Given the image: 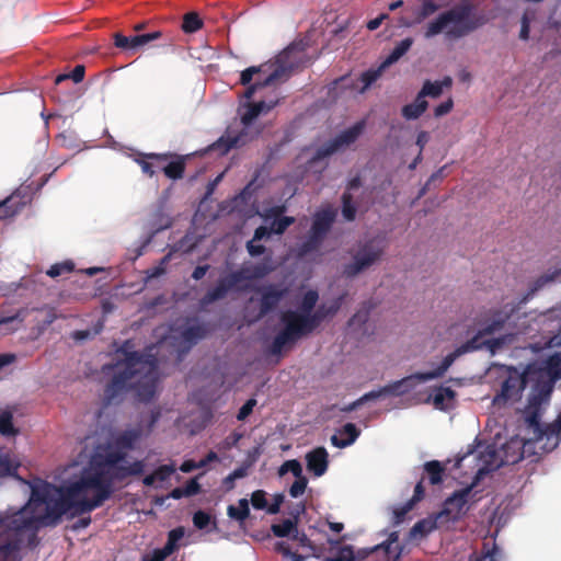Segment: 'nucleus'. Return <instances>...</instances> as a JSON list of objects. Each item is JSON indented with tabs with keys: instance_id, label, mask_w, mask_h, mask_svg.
<instances>
[{
	"instance_id": "1",
	"label": "nucleus",
	"mask_w": 561,
	"mask_h": 561,
	"mask_svg": "<svg viewBox=\"0 0 561 561\" xmlns=\"http://www.w3.org/2000/svg\"><path fill=\"white\" fill-rule=\"evenodd\" d=\"M81 479L70 482L59 490L49 484L32 488L28 503L22 508L0 514V531L4 527L25 541L30 547L37 545V530L45 526H55L64 514L80 516L94 511L92 499Z\"/></svg>"
},
{
	"instance_id": "2",
	"label": "nucleus",
	"mask_w": 561,
	"mask_h": 561,
	"mask_svg": "<svg viewBox=\"0 0 561 561\" xmlns=\"http://www.w3.org/2000/svg\"><path fill=\"white\" fill-rule=\"evenodd\" d=\"M131 340H126L116 350V358L112 364L103 366L104 374L112 378L104 389L107 404L118 402L124 394L134 392L137 400L150 402L158 382V359L150 353L134 350Z\"/></svg>"
},
{
	"instance_id": "3",
	"label": "nucleus",
	"mask_w": 561,
	"mask_h": 561,
	"mask_svg": "<svg viewBox=\"0 0 561 561\" xmlns=\"http://www.w3.org/2000/svg\"><path fill=\"white\" fill-rule=\"evenodd\" d=\"M473 10L474 5L469 0H461L428 22L424 37L432 38L445 33L447 38H460L470 34L482 25V21L473 15Z\"/></svg>"
},
{
	"instance_id": "4",
	"label": "nucleus",
	"mask_w": 561,
	"mask_h": 561,
	"mask_svg": "<svg viewBox=\"0 0 561 561\" xmlns=\"http://www.w3.org/2000/svg\"><path fill=\"white\" fill-rule=\"evenodd\" d=\"M318 300V291L310 289L305 293L298 310H287L280 314L283 329L273 339L268 348L270 354L280 355L284 348H290L305 337L306 328L296 319L295 314L311 316Z\"/></svg>"
},
{
	"instance_id": "5",
	"label": "nucleus",
	"mask_w": 561,
	"mask_h": 561,
	"mask_svg": "<svg viewBox=\"0 0 561 561\" xmlns=\"http://www.w3.org/2000/svg\"><path fill=\"white\" fill-rule=\"evenodd\" d=\"M271 272L272 267L265 262L233 271L220 277L216 286L201 298L199 304L202 307H207L215 301L226 298L230 291H243L248 288V285H243L244 282L263 278Z\"/></svg>"
},
{
	"instance_id": "6",
	"label": "nucleus",
	"mask_w": 561,
	"mask_h": 561,
	"mask_svg": "<svg viewBox=\"0 0 561 561\" xmlns=\"http://www.w3.org/2000/svg\"><path fill=\"white\" fill-rule=\"evenodd\" d=\"M473 485L474 483L454 492L453 495L445 501L443 510L434 517L424 518L415 523L410 530L411 537H425L434 529L440 528L450 522L458 520L468 502V496L471 493Z\"/></svg>"
},
{
	"instance_id": "7",
	"label": "nucleus",
	"mask_w": 561,
	"mask_h": 561,
	"mask_svg": "<svg viewBox=\"0 0 561 561\" xmlns=\"http://www.w3.org/2000/svg\"><path fill=\"white\" fill-rule=\"evenodd\" d=\"M128 466H121L119 463L108 470L93 469V473L89 476H80V479L85 486L88 493L93 491L92 507H100L103 503L111 497L115 481H122L129 477Z\"/></svg>"
},
{
	"instance_id": "8",
	"label": "nucleus",
	"mask_w": 561,
	"mask_h": 561,
	"mask_svg": "<svg viewBox=\"0 0 561 561\" xmlns=\"http://www.w3.org/2000/svg\"><path fill=\"white\" fill-rule=\"evenodd\" d=\"M506 308L507 306H505L503 310H495L493 312V319L491 322L486 323L482 329H480L473 337L458 346L462 354L481 350L483 346H486L492 353H494L495 350L500 347L502 343L500 339L482 341V337L500 331L517 309L514 306L508 310H506Z\"/></svg>"
},
{
	"instance_id": "9",
	"label": "nucleus",
	"mask_w": 561,
	"mask_h": 561,
	"mask_svg": "<svg viewBox=\"0 0 561 561\" xmlns=\"http://www.w3.org/2000/svg\"><path fill=\"white\" fill-rule=\"evenodd\" d=\"M278 104V100L260 101L254 103H247L244 105L245 111L241 113V124L243 130L233 137H221L214 146L222 152H228L232 148H238L247 144V131L245 129L252 124V122L261 114H266Z\"/></svg>"
},
{
	"instance_id": "10",
	"label": "nucleus",
	"mask_w": 561,
	"mask_h": 561,
	"mask_svg": "<svg viewBox=\"0 0 561 561\" xmlns=\"http://www.w3.org/2000/svg\"><path fill=\"white\" fill-rule=\"evenodd\" d=\"M386 250V245L381 241L370 239L364 242L353 256V261L345 264L343 267V275L347 278H353L359 273L366 271L375 263L380 261Z\"/></svg>"
},
{
	"instance_id": "11",
	"label": "nucleus",
	"mask_w": 561,
	"mask_h": 561,
	"mask_svg": "<svg viewBox=\"0 0 561 561\" xmlns=\"http://www.w3.org/2000/svg\"><path fill=\"white\" fill-rule=\"evenodd\" d=\"M365 127V122H357L352 127L340 133L335 138L328 141L323 146L317 149L311 161L317 162L331 154L335 153L337 150L345 146H350L357 140L359 135L363 133Z\"/></svg>"
},
{
	"instance_id": "12",
	"label": "nucleus",
	"mask_w": 561,
	"mask_h": 561,
	"mask_svg": "<svg viewBox=\"0 0 561 561\" xmlns=\"http://www.w3.org/2000/svg\"><path fill=\"white\" fill-rule=\"evenodd\" d=\"M398 534L391 533L389 538L373 548L358 549L355 552L356 561H363L369 556H374L377 560L381 561H397L400 558L401 549L399 547Z\"/></svg>"
},
{
	"instance_id": "13",
	"label": "nucleus",
	"mask_w": 561,
	"mask_h": 561,
	"mask_svg": "<svg viewBox=\"0 0 561 561\" xmlns=\"http://www.w3.org/2000/svg\"><path fill=\"white\" fill-rule=\"evenodd\" d=\"M344 300V295L334 299L329 306L322 304L312 312L311 316H298L295 314L296 319L306 328L305 337L316 331L320 324L328 318H331L337 313Z\"/></svg>"
},
{
	"instance_id": "14",
	"label": "nucleus",
	"mask_w": 561,
	"mask_h": 561,
	"mask_svg": "<svg viewBox=\"0 0 561 561\" xmlns=\"http://www.w3.org/2000/svg\"><path fill=\"white\" fill-rule=\"evenodd\" d=\"M527 386L526 375L514 370L503 381L501 392L494 397V403H506L507 401H516L520 398L523 390Z\"/></svg>"
},
{
	"instance_id": "15",
	"label": "nucleus",
	"mask_w": 561,
	"mask_h": 561,
	"mask_svg": "<svg viewBox=\"0 0 561 561\" xmlns=\"http://www.w3.org/2000/svg\"><path fill=\"white\" fill-rule=\"evenodd\" d=\"M162 37L161 31H153L150 33L136 34L125 36L122 33L113 34V43L115 47L127 53H134L139 48L148 45L149 43Z\"/></svg>"
},
{
	"instance_id": "16",
	"label": "nucleus",
	"mask_w": 561,
	"mask_h": 561,
	"mask_svg": "<svg viewBox=\"0 0 561 561\" xmlns=\"http://www.w3.org/2000/svg\"><path fill=\"white\" fill-rule=\"evenodd\" d=\"M24 540L4 527L0 531V561H21L19 552Z\"/></svg>"
},
{
	"instance_id": "17",
	"label": "nucleus",
	"mask_w": 561,
	"mask_h": 561,
	"mask_svg": "<svg viewBox=\"0 0 561 561\" xmlns=\"http://www.w3.org/2000/svg\"><path fill=\"white\" fill-rule=\"evenodd\" d=\"M126 453L122 449L110 450L105 455H99L91 459L88 468H84L80 476H89L93 473V469L108 470L115 467L119 462L124 461Z\"/></svg>"
},
{
	"instance_id": "18",
	"label": "nucleus",
	"mask_w": 561,
	"mask_h": 561,
	"mask_svg": "<svg viewBox=\"0 0 561 561\" xmlns=\"http://www.w3.org/2000/svg\"><path fill=\"white\" fill-rule=\"evenodd\" d=\"M261 291L260 316H266L278 306L280 300L287 295L288 289L271 284L263 287Z\"/></svg>"
},
{
	"instance_id": "19",
	"label": "nucleus",
	"mask_w": 561,
	"mask_h": 561,
	"mask_svg": "<svg viewBox=\"0 0 561 561\" xmlns=\"http://www.w3.org/2000/svg\"><path fill=\"white\" fill-rule=\"evenodd\" d=\"M308 471L316 477L323 476L329 467V454L324 447H317L306 455Z\"/></svg>"
},
{
	"instance_id": "20",
	"label": "nucleus",
	"mask_w": 561,
	"mask_h": 561,
	"mask_svg": "<svg viewBox=\"0 0 561 561\" xmlns=\"http://www.w3.org/2000/svg\"><path fill=\"white\" fill-rule=\"evenodd\" d=\"M173 152H163V153H146L141 159H137V163L140 165L141 171L152 178L156 175L157 171H161L162 163H165L171 159Z\"/></svg>"
},
{
	"instance_id": "21",
	"label": "nucleus",
	"mask_w": 561,
	"mask_h": 561,
	"mask_svg": "<svg viewBox=\"0 0 561 561\" xmlns=\"http://www.w3.org/2000/svg\"><path fill=\"white\" fill-rule=\"evenodd\" d=\"M286 76V67L277 66L264 79H255L254 83L245 85L243 96L248 100L252 99L254 93L262 88L275 84Z\"/></svg>"
},
{
	"instance_id": "22",
	"label": "nucleus",
	"mask_w": 561,
	"mask_h": 561,
	"mask_svg": "<svg viewBox=\"0 0 561 561\" xmlns=\"http://www.w3.org/2000/svg\"><path fill=\"white\" fill-rule=\"evenodd\" d=\"M419 382L422 381L419 377V373H415L400 380L386 385L382 387V391L385 396L399 397L410 392Z\"/></svg>"
},
{
	"instance_id": "23",
	"label": "nucleus",
	"mask_w": 561,
	"mask_h": 561,
	"mask_svg": "<svg viewBox=\"0 0 561 561\" xmlns=\"http://www.w3.org/2000/svg\"><path fill=\"white\" fill-rule=\"evenodd\" d=\"M187 158L188 156L173 153L169 161L162 163L161 171L170 180H181L185 173Z\"/></svg>"
},
{
	"instance_id": "24",
	"label": "nucleus",
	"mask_w": 561,
	"mask_h": 561,
	"mask_svg": "<svg viewBox=\"0 0 561 561\" xmlns=\"http://www.w3.org/2000/svg\"><path fill=\"white\" fill-rule=\"evenodd\" d=\"M336 209H334L331 205L322 207L314 213L311 227L329 233L332 225L336 219Z\"/></svg>"
},
{
	"instance_id": "25",
	"label": "nucleus",
	"mask_w": 561,
	"mask_h": 561,
	"mask_svg": "<svg viewBox=\"0 0 561 561\" xmlns=\"http://www.w3.org/2000/svg\"><path fill=\"white\" fill-rule=\"evenodd\" d=\"M298 506L299 508L296 511V513H293V518L284 519L282 523L273 524L271 526V530L274 536L278 538L291 537L298 527L299 514L305 512L306 508L304 503H300Z\"/></svg>"
},
{
	"instance_id": "26",
	"label": "nucleus",
	"mask_w": 561,
	"mask_h": 561,
	"mask_svg": "<svg viewBox=\"0 0 561 561\" xmlns=\"http://www.w3.org/2000/svg\"><path fill=\"white\" fill-rule=\"evenodd\" d=\"M529 422H530V424L536 425L539 431V435L537 436L538 440H541L545 437L547 438V443L543 446L547 450H552L558 446L560 438H561V427L560 426L548 425L545 430H540L539 423L537 422L535 415L529 419Z\"/></svg>"
},
{
	"instance_id": "27",
	"label": "nucleus",
	"mask_w": 561,
	"mask_h": 561,
	"mask_svg": "<svg viewBox=\"0 0 561 561\" xmlns=\"http://www.w3.org/2000/svg\"><path fill=\"white\" fill-rule=\"evenodd\" d=\"M461 355H463L462 352L459 347H457L454 352L444 357L440 365L436 369L432 371L419 373L421 381H428L443 377L448 368L454 364V362Z\"/></svg>"
},
{
	"instance_id": "28",
	"label": "nucleus",
	"mask_w": 561,
	"mask_h": 561,
	"mask_svg": "<svg viewBox=\"0 0 561 561\" xmlns=\"http://www.w3.org/2000/svg\"><path fill=\"white\" fill-rule=\"evenodd\" d=\"M142 428L136 427L122 432L115 437V446L122 450L133 449L135 444L141 438Z\"/></svg>"
},
{
	"instance_id": "29",
	"label": "nucleus",
	"mask_w": 561,
	"mask_h": 561,
	"mask_svg": "<svg viewBox=\"0 0 561 561\" xmlns=\"http://www.w3.org/2000/svg\"><path fill=\"white\" fill-rule=\"evenodd\" d=\"M456 391L450 387H438L433 397V404L436 409L446 411L454 407Z\"/></svg>"
},
{
	"instance_id": "30",
	"label": "nucleus",
	"mask_w": 561,
	"mask_h": 561,
	"mask_svg": "<svg viewBox=\"0 0 561 561\" xmlns=\"http://www.w3.org/2000/svg\"><path fill=\"white\" fill-rule=\"evenodd\" d=\"M280 66L278 62H264L259 66H252L244 69L240 75V84L249 85L252 84L251 81L255 75H268L275 69V67Z\"/></svg>"
},
{
	"instance_id": "31",
	"label": "nucleus",
	"mask_w": 561,
	"mask_h": 561,
	"mask_svg": "<svg viewBox=\"0 0 561 561\" xmlns=\"http://www.w3.org/2000/svg\"><path fill=\"white\" fill-rule=\"evenodd\" d=\"M427 107L428 102L417 93L412 103L407 104L401 108V115L408 121L417 119L427 110Z\"/></svg>"
},
{
	"instance_id": "32",
	"label": "nucleus",
	"mask_w": 561,
	"mask_h": 561,
	"mask_svg": "<svg viewBox=\"0 0 561 561\" xmlns=\"http://www.w3.org/2000/svg\"><path fill=\"white\" fill-rule=\"evenodd\" d=\"M561 274V267L550 274H543L537 277L529 286L528 291L522 298L520 304L527 302L533 296L543 288L547 284L553 282Z\"/></svg>"
},
{
	"instance_id": "33",
	"label": "nucleus",
	"mask_w": 561,
	"mask_h": 561,
	"mask_svg": "<svg viewBox=\"0 0 561 561\" xmlns=\"http://www.w3.org/2000/svg\"><path fill=\"white\" fill-rule=\"evenodd\" d=\"M20 466L21 463L14 455L9 453L0 454V478H18V469Z\"/></svg>"
},
{
	"instance_id": "34",
	"label": "nucleus",
	"mask_w": 561,
	"mask_h": 561,
	"mask_svg": "<svg viewBox=\"0 0 561 561\" xmlns=\"http://www.w3.org/2000/svg\"><path fill=\"white\" fill-rule=\"evenodd\" d=\"M341 433L346 435L347 437L345 439H339L337 436L335 435L331 437L332 445L339 448H344L346 446L352 445L359 436V431L353 423H346L342 427Z\"/></svg>"
},
{
	"instance_id": "35",
	"label": "nucleus",
	"mask_w": 561,
	"mask_h": 561,
	"mask_svg": "<svg viewBox=\"0 0 561 561\" xmlns=\"http://www.w3.org/2000/svg\"><path fill=\"white\" fill-rule=\"evenodd\" d=\"M413 44V39L411 37H407L402 41H400L393 49L390 51V54L387 56V58L382 61L383 67H389L392 64L397 62L403 55H405L409 49L411 48Z\"/></svg>"
},
{
	"instance_id": "36",
	"label": "nucleus",
	"mask_w": 561,
	"mask_h": 561,
	"mask_svg": "<svg viewBox=\"0 0 561 561\" xmlns=\"http://www.w3.org/2000/svg\"><path fill=\"white\" fill-rule=\"evenodd\" d=\"M206 334L207 329L204 324L190 325L181 332L182 339L190 345L196 344L199 340L204 339Z\"/></svg>"
},
{
	"instance_id": "37",
	"label": "nucleus",
	"mask_w": 561,
	"mask_h": 561,
	"mask_svg": "<svg viewBox=\"0 0 561 561\" xmlns=\"http://www.w3.org/2000/svg\"><path fill=\"white\" fill-rule=\"evenodd\" d=\"M499 548L495 541H485L480 553H473L468 561H496Z\"/></svg>"
},
{
	"instance_id": "38",
	"label": "nucleus",
	"mask_w": 561,
	"mask_h": 561,
	"mask_svg": "<svg viewBox=\"0 0 561 561\" xmlns=\"http://www.w3.org/2000/svg\"><path fill=\"white\" fill-rule=\"evenodd\" d=\"M342 216L346 221H354L356 218L357 207L353 201V195L350 192H343L341 196Z\"/></svg>"
},
{
	"instance_id": "39",
	"label": "nucleus",
	"mask_w": 561,
	"mask_h": 561,
	"mask_svg": "<svg viewBox=\"0 0 561 561\" xmlns=\"http://www.w3.org/2000/svg\"><path fill=\"white\" fill-rule=\"evenodd\" d=\"M424 471L428 476L430 483L435 485L443 481L444 467L437 460L427 461L424 465Z\"/></svg>"
},
{
	"instance_id": "40",
	"label": "nucleus",
	"mask_w": 561,
	"mask_h": 561,
	"mask_svg": "<svg viewBox=\"0 0 561 561\" xmlns=\"http://www.w3.org/2000/svg\"><path fill=\"white\" fill-rule=\"evenodd\" d=\"M227 514L230 518L238 522H244L250 516L249 502L247 499H241L238 502V506L229 505Z\"/></svg>"
},
{
	"instance_id": "41",
	"label": "nucleus",
	"mask_w": 561,
	"mask_h": 561,
	"mask_svg": "<svg viewBox=\"0 0 561 561\" xmlns=\"http://www.w3.org/2000/svg\"><path fill=\"white\" fill-rule=\"evenodd\" d=\"M387 67H383V64L381 62L380 66L376 69H368L364 71L360 77L359 81L363 83V87L360 88V92H365L367 89L370 88L373 83H375L382 75L383 70Z\"/></svg>"
},
{
	"instance_id": "42",
	"label": "nucleus",
	"mask_w": 561,
	"mask_h": 561,
	"mask_svg": "<svg viewBox=\"0 0 561 561\" xmlns=\"http://www.w3.org/2000/svg\"><path fill=\"white\" fill-rule=\"evenodd\" d=\"M203 27V20L196 12L184 14L182 30L186 34L195 33Z\"/></svg>"
},
{
	"instance_id": "43",
	"label": "nucleus",
	"mask_w": 561,
	"mask_h": 561,
	"mask_svg": "<svg viewBox=\"0 0 561 561\" xmlns=\"http://www.w3.org/2000/svg\"><path fill=\"white\" fill-rule=\"evenodd\" d=\"M184 528L176 527L169 531L168 540L165 545L162 547L170 556L178 550L180 540L184 537Z\"/></svg>"
},
{
	"instance_id": "44",
	"label": "nucleus",
	"mask_w": 561,
	"mask_h": 561,
	"mask_svg": "<svg viewBox=\"0 0 561 561\" xmlns=\"http://www.w3.org/2000/svg\"><path fill=\"white\" fill-rule=\"evenodd\" d=\"M419 94L425 100L426 96L437 99L443 94L438 81L425 80Z\"/></svg>"
},
{
	"instance_id": "45",
	"label": "nucleus",
	"mask_w": 561,
	"mask_h": 561,
	"mask_svg": "<svg viewBox=\"0 0 561 561\" xmlns=\"http://www.w3.org/2000/svg\"><path fill=\"white\" fill-rule=\"evenodd\" d=\"M85 67L83 65H77L70 73H61L57 76L55 83L71 79L75 83H79L84 79Z\"/></svg>"
},
{
	"instance_id": "46",
	"label": "nucleus",
	"mask_w": 561,
	"mask_h": 561,
	"mask_svg": "<svg viewBox=\"0 0 561 561\" xmlns=\"http://www.w3.org/2000/svg\"><path fill=\"white\" fill-rule=\"evenodd\" d=\"M295 222L294 217L284 216V217H276L271 224V231L275 234H283L286 229Z\"/></svg>"
},
{
	"instance_id": "47",
	"label": "nucleus",
	"mask_w": 561,
	"mask_h": 561,
	"mask_svg": "<svg viewBox=\"0 0 561 561\" xmlns=\"http://www.w3.org/2000/svg\"><path fill=\"white\" fill-rule=\"evenodd\" d=\"M0 433L4 436L16 434V430L13 425V416L10 412H2L0 414Z\"/></svg>"
},
{
	"instance_id": "48",
	"label": "nucleus",
	"mask_w": 561,
	"mask_h": 561,
	"mask_svg": "<svg viewBox=\"0 0 561 561\" xmlns=\"http://www.w3.org/2000/svg\"><path fill=\"white\" fill-rule=\"evenodd\" d=\"M75 268V264L71 261L57 263L50 266L47 271V275L55 278L64 274L71 273Z\"/></svg>"
},
{
	"instance_id": "49",
	"label": "nucleus",
	"mask_w": 561,
	"mask_h": 561,
	"mask_svg": "<svg viewBox=\"0 0 561 561\" xmlns=\"http://www.w3.org/2000/svg\"><path fill=\"white\" fill-rule=\"evenodd\" d=\"M286 472H291L295 478L302 476V467L296 459L286 460L279 468V476H284Z\"/></svg>"
},
{
	"instance_id": "50",
	"label": "nucleus",
	"mask_w": 561,
	"mask_h": 561,
	"mask_svg": "<svg viewBox=\"0 0 561 561\" xmlns=\"http://www.w3.org/2000/svg\"><path fill=\"white\" fill-rule=\"evenodd\" d=\"M321 242L307 236V239L299 245L298 255L306 256L314 251H318L321 247Z\"/></svg>"
},
{
	"instance_id": "51",
	"label": "nucleus",
	"mask_w": 561,
	"mask_h": 561,
	"mask_svg": "<svg viewBox=\"0 0 561 561\" xmlns=\"http://www.w3.org/2000/svg\"><path fill=\"white\" fill-rule=\"evenodd\" d=\"M438 10V5L431 0H422V5L417 13V22L423 21L424 19L428 18L430 15L434 14Z\"/></svg>"
},
{
	"instance_id": "52",
	"label": "nucleus",
	"mask_w": 561,
	"mask_h": 561,
	"mask_svg": "<svg viewBox=\"0 0 561 561\" xmlns=\"http://www.w3.org/2000/svg\"><path fill=\"white\" fill-rule=\"evenodd\" d=\"M330 561H356L355 551L352 546L341 547Z\"/></svg>"
},
{
	"instance_id": "53",
	"label": "nucleus",
	"mask_w": 561,
	"mask_h": 561,
	"mask_svg": "<svg viewBox=\"0 0 561 561\" xmlns=\"http://www.w3.org/2000/svg\"><path fill=\"white\" fill-rule=\"evenodd\" d=\"M547 370L553 377H557L561 374V354L560 353H556L548 358Z\"/></svg>"
},
{
	"instance_id": "54",
	"label": "nucleus",
	"mask_w": 561,
	"mask_h": 561,
	"mask_svg": "<svg viewBox=\"0 0 561 561\" xmlns=\"http://www.w3.org/2000/svg\"><path fill=\"white\" fill-rule=\"evenodd\" d=\"M308 484V480L306 477L301 476L296 478L295 482L289 488V495L291 497H298L304 494Z\"/></svg>"
},
{
	"instance_id": "55",
	"label": "nucleus",
	"mask_w": 561,
	"mask_h": 561,
	"mask_svg": "<svg viewBox=\"0 0 561 561\" xmlns=\"http://www.w3.org/2000/svg\"><path fill=\"white\" fill-rule=\"evenodd\" d=\"M251 504L255 510L267 508L266 493L263 490H256L251 495Z\"/></svg>"
},
{
	"instance_id": "56",
	"label": "nucleus",
	"mask_w": 561,
	"mask_h": 561,
	"mask_svg": "<svg viewBox=\"0 0 561 561\" xmlns=\"http://www.w3.org/2000/svg\"><path fill=\"white\" fill-rule=\"evenodd\" d=\"M174 471H175V467H174V465L171 463V465L159 466L153 471V473H154L156 480L163 482V481L168 480L171 477V474L174 473Z\"/></svg>"
},
{
	"instance_id": "57",
	"label": "nucleus",
	"mask_w": 561,
	"mask_h": 561,
	"mask_svg": "<svg viewBox=\"0 0 561 561\" xmlns=\"http://www.w3.org/2000/svg\"><path fill=\"white\" fill-rule=\"evenodd\" d=\"M193 524L197 529H205L210 524V515L204 511H197L193 515Z\"/></svg>"
},
{
	"instance_id": "58",
	"label": "nucleus",
	"mask_w": 561,
	"mask_h": 561,
	"mask_svg": "<svg viewBox=\"0 0 561 561\" xmlns=\"http://www.w3.org/2000/svg\"><path fill=\"white\" fill-rule=\"evenodd\" d=\"M414 507L411 502H407L405 504L393 510V519L394 524H400L404 520L405 515Z\"/></svg>"
},
{
	"instance_id": "59",
	"label": "nucleus",
	"mask_w": 561,
	"mask_h": 561,
	"mask_svg": "<svg viewBox=\"0 0 561 561\" xmlns=\"http://www.w3.org/2000/svg\"><path fill=\"white\" fill-rule=\"evenodd\" d=\"M13 197H8L0 203V219L12 217L18 213V208H12Z\"/></svg>"
},
{
	"instance_id": "60",
	"label": "nucleus",
	"mask_w": 561,
	"mask_h": 561,
	"mask_svg": "<svg viewBox=\"0 0 561 561\" xmlns=\"http://www.w3.org/2000/svg\"><path fill=\"white\" fill-rule=\"evenodd\" d=\"M454 108V100L453 98H448L446 101L442 102L434 108V116L442 117L444 115L449 114Z\"/></svg>"
},
{
	"instance_id": "61",
	"label": "nucleus",
	"mask_w": 561,
	"mask_h": 561,
	"mask_svg": "<svg viewBox=\"0 0 561 561\" xmlns=\"http://www.w3.org/2000/svg\"><path fill=\"white\" fill-rule=\"evenodd\" d=\"M256 405V400L251 398L245 401V403L239 409L237 414L238 421H244L252 413L254 407Z\"/></svg>"
},
{
	"instance_id": "62",
	"label": "nucleus",
	"mask_w": 561,
	"mask_h": 561,
	"mask_svg": "<svg viewBox=\"0 0 561 561\" xmlns=\"http://www.w3.org/2000/svg\"><path fill=\"white\" fill-rule=\"evenodd\" d=\"M185 497L194 496L201 492V484L197 482L196 478H193L187 481V483L183 486Z\"/></svg>"
},
{
	"instance_id": "63",
	"label": "nucleus",
	"mask_w": 561,
	"mask_h": 561,
	"mask_svg": "<svg viewBox=\"0 0 561 561\" xmlns=\"http://www.w3.org/2000/svg\"><path fill=\"white\" fill-rule=\"evenodd\" d=\"M291 540L298 541L301 547L305 548H312V541L309 539V537L304 531H299L298 527L294 531V534L290 537Z\"/></svg>"
},
{
	"instance_id": "64",
	"label": "nucleus",
	"mask_w": 561,
	"mask_h": 561,
	"mask_svg": "<svg viewBox=\"0 0 561 561\" xmlns=\"http://www.w3.org/2000/svg\"><path fill=\"white\" fill-rule=\"evenodd\" d=\"M424 480L425 478L422 477L421 480L416 483L415 488H414V494L413 496L409 500V502H411L413 505H415L416 503H419L421 500H423L424 495H425V489H424Z\"/></svg>"
}]
</instances>
